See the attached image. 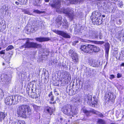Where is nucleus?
<instances>
[{
  "label": "nucleus",
  "mask_w": 124,
  "mask_h": 124,
  "mask_svg": "<svg viewBox=\"0 0 124 124\" xmlns=\"http://www.w3.org/2000/svg\"><path fill=\"white\" fill-rule=\"evenodd\" d=\"M61 5L60 1L59 0H56L55 4L52 5V7L56 8V11L59 13L62 12L67 14L68 17L71 20H72L74 17V11L72 9L67 8L65 9H62L60 8Z\"/></svg>",
  "instance_id": "nucleus-1"
},
{
  "label": "nucleus",
  "mask_w": 124,
  "mask_h": 124,
  "mask_svg": "<svg viewBox=\"0 0 124 124\" xmlns=\"http://www.w3.org/2000/svg\"><path fill=\"white\" fill-rule=\"evenodd\" d=\"M30 106L27 105L20 104L17 107L16 113L18 117H25L31 114Z\"/></svg>",
  "instance_id": "nucleus-2"
},
{
  "label": "nucleus",
  "mask_w": 124,
  "mask_h": 124,
  "mask_svg": "<svg viewBox=\"0 0 124 124\" xmlns=\"http://www.w3.org/2000/svg\"><path fill=\"white\" fill-rule=\"evenodd\" d=\"M62 110L64 114L68 116H73V115L78 113L76 107L70 105L63 106L62 108Z\"/></svg>",
  "instance_id": "nucleus-3"
},
{
  "label": "nucleus",
  "mask_w": 124,
  "mask_h": 124,
  "mask_svg": "<svg viewBox=\"0 0 124 124\" xmlns=\"http://www.w3.org/2000/svg\"><path fill=\"white\" fill-rule=\"evenodd\" d=\"M20 98V97L17 95L8 96L5 99V103L6 105H8L16 104L18 102Z\"/></svg>",
  "instance_id": "nucleus-4"
},
{
  "label": "nucleus",
  "mask_w": 124,
  "mask_h": 124,
  "mask_svg": "<svg viewBox=\"0 0 124 124\" xmlns=\"http://www.w3.org/2000/svg\"><path fill=\"white\" fill-rule=\"evenodd\" d=\"M42 47V46L41 44L33 42H30L29 40H27L25 44L21 46V48H41Z\"/></svg>",
  "instance_id": "nucleus-5"
},
{
  "label": "nucleus",
  "mask_w": 124,
  "mask_h": 124,
  "mask_svg": "<svg viewBox=\"0 0 124 124\" xmlns=\"http://www.w3.org/2000/svg\"><path fill=\"white\" fill-rule=\"evenodd\" d=\"M85 101H86L89 105L93 107H94L97 103V101L95 100L93 98V100L92 101V97L91 95L88 94L86 95L84 97Z\"/></svg>",
  "instance_id": "nucleus-6"
},
{
  "label": "nucleus",
  "mask_w": 124,
  "mask_h": 124,
  "mask_svg": "<svg viewBox=\"0 0 124 124\" xmlns=\"http://www.w3.org/2000/svg\"><path fill=\"white\" fill-rule=\"evenodd\" d=\"M101 14L99 12L95 11L93 12L92 16L93 17L92 21L93 22L97 23L98 24H100L101 23V20H100Z\"/></svg>",
  "instance_id": "nucleus-7"
},
{
  "label": "nucleus",
  "mask_w": 124,
  "mask_h": 124,
  "mask_svg": "<svg viewBox=\"0 0 124 124\" xmlns=\"http://www.w3.org/2000/svg\"><path fill=\"white\" fill-rule=\"evenodd\" d=\"M116 98L115 95L112 92H107L105 93L104 96V99L105 100L111 101L112 102L114 101Z\"/></svg>",
  "instance_id": "nucleus-8"
},
{
  "label": "nucleus",
  "mask_w": 124,
  "mask_h": 124,
  "mask_svg": "<svg viewBox=\"0 0 124 124\" xmlns=\"http://www.w3.org/2000/svg\"><path fill=\"white\" fill-rule=\"evenodd\" d=\"M91 45H84L81 46L80 49L85 53H90L92 52L91 50Z\"/></svg>",
  "instance_id": "nucleus-9"
},
{
  "label": "nucleus",
  "mask_w": 124,
  "mask_h": 124,
  "mask_svg": "<svg viewBox=\"0 0 124 124\" xmlns=\"http://www.w3.org/2000/svg\"><path fill=\"white\" fill-rule=\"evenodd\" d=\"M69 53L70 55L71 56L73 62L77 63L78 60L77 54L72 50H70Z\"/></svg>",
  "instance_id": "nucleus-10"
},
{
  "label": "nucleus",
  "mask_w": 124,
  "mask_h": 124,
  "mask_svg": "<svg viewBox=\"0 0 124 124\" xmlns=\"http://www.w3.org/2000/svg\"><path fill=\"white\" fill-rule=\"evenodd\" d=\"M53 31L56 33L61 35L63 37L66 38H70V36L67 33L63 31L53 30Z\"/></svg>",
  "instance_id": "nucleus-11"
},
{
  "label": "nucleus",
  "mask_w": 124,
  "mask_h": 124,
  "mask_svg": "<svg viewBox=\"0 0 124 124\" xmlns=\"http://www.w3.org/2000/svg\"><path fill=\"white\" fill-rule=\"evenodd\" d=\"M88 62L91 66L93 67H97L98 66V62L96 60L90 58L89 59Z\"/></svg>",
  "instance_id": "nucleus-12"
},
{
  "label": "nucleus",
  "mask_w": 124,
  "mask_h": 124,
  "mask_svg": "<svg viewBox=\"0 0 124 124\" xmlns=\"http://www.w3.org/2000/svg\"><path fill=\"white\" fill-rule=\"evenodd\" d=\"M91 50L92 52L91 53H92L93 52H98L100 51V49L99 47L94 45H91Z\"/></svg>",
  "instance_id": "nucleus-13"
},
{
  "label": "nucleus",
  "mask_w": 124,
  "mask_h": 124,
  "mask_svg": "<svg viewBox=\"0 0 124 124\" xmlns=\"http://www.w3.org/2000/svg\"><path fill=\"white\" fill-rule=\"evenodd\" d=\"M45 111L46 113H49L51 115L54 111V109L50 107H47L45 108Z\"/></svg>",
  "instance_id": "nucleus-14"
},
{
  "label": "nucleus",
  "mask_w": 124,
  "mask_h": 124,
  "mask_svg": "<svg viewBox=\"0 0 124 124\" xmlns=\"http://www.w3.org/2000/svg\"><path fill=\"white\" fill-rule=\"evenodd\" d=\"M35 39L37 41L41 42L48 41L50 39L48 37H39L35 38Z\"/></svg>",
  "instance_id": "nucleus-15"
},
{
  "label": "nucleus",
  "mask_w": 124,
  "mask_h": 124,
  "mask_svg": "<svg viewBox=\"0 0 124 124\" xmlns=\"http://www.w3.org/2000/svg\"><path fill=\"white\" fill-rule=\"evenodd\" d=\"M82 110L87 116H91L92 113L93 114V111L94 110L93 109L90 111H88L86 109H82Z\"/></svg>",
  "instance_id": "nucleus-16"
},
{
  "label": "nucleus",
  "mask_w": 124,
  "mask_h": 124,
  "mask_svg": "<svg viewBox=\"0 0 124 124\" xmlns=\"http://www.w3.org/2000/svg\"><path fill=\"white\" fill-rule=\"evenodd\" d=\"M93 111L94 114H96L98 116H99L102 118L104 117L103 115L101 113L98 112L97 111H96L94 110H93Z\"/></svg>",
  "instance_id": "nucleus-17"
},
{
  "label": "nucleus",
  "mask_w": 124,
  "mask_h": 124,
  "mask_svg": "<svg viewBox=\"0 0 124 124\" xmlns=\"http://www.w3.org/2000/svg\"><path fill=\"white\" fill-rule=\"evenodd\" d=\"M123 33H122V31H119L116 34V37L118 38H120L122 36L123 37Z\"/></svg>",
  "instance_id": "nucleus-18"
},
{
  "label": "nucleus",
  "mask_w": 124,
  "mask_h": 124,
  "mask_svg": "<svg viewBox=\"0 0 124 124\" xmlns=\"http://www.w3.org/2000/svg\"><path fill=\"white\" fill-rule=\"evenodd\" d=\"M63 75H64V77L65 78L66 77H68L67 79L69 80L71 79L70 76H69V73L67 71H65L63 73Z\"/></svg>",
  "instance_id": "nucleus-19"
},
{
  "label": "nucleus",
  "mask_w": 124,
  "mask_h": 124,
  "mask_svg": "<svg viewBox=\"0 0 124 124\" xmlns=\"http://www.w3.org/2000/svg\"><path fill=\"white\" fill-rule=\"evenodd\" d=\"M33 89L31 88H28L27 89V93L29 95H31V94L33 93Z\"/></svg>",
  "instance_id": "nucleus-20"
},
{
  "label": "nucleus",
  "mask_w": 124,
  "mask_h": 124,
  "mask_svg": "<svg viewBox=\"0 0 124 124\" xmlns=\"http://www.w3.org/2000/svg\"><path fill=\"white\" fill-rule=\"evenodd\" d=\"M90 41L95 44L100 45H102L104 43V42L103 41Z\"/></svg>",
  "instance_id": "nucleus-21"
},
{
  "label": "nucleus",
  "mask_w": 124,
  "mask_h": 124,
  "mask_svg": "<svg viewBox=\"0 0 124 124\" xmlns=\"http://www.w3.org/2000/svg\"><path fill=\"white\" fill-rule=\"evenodd\" d=\"M97 122L99 124H106V122L101 119H98Z\"/></svg>",
  "instance_id": "nucleus-22"
},
{
  "label": "nucleus",
  "mask_w": 124,
  "mask_h": 124,
  "mask_svg": "<svg viewBox=\"0 0 124 124\" xmlns=\"http://www.w3.org/2000/svg\"><path fill=\"white\" fill-rule=\"evenodd\" d=\"M5 114L3 112H0V122H1L5 117Z\"/></svg>",
  "instance_id": "nucleus-23"
},
{
  "label": "nucleus",
  "mask_w": 124,
  "mask_h": 124,
  "mask_svg": "<svg viewBox=\"0 0 124 124\" xmlns=\"http://www.w3.org/2000/svg\"><path fill=\"white\" fill-rule=\"evenodd\" d=\"M82 0H70V3L75 4L78 3V2L81 1Z\"/></svg>",
  "instance_id": "nucleus-24"
},
{
  "label": "nucleus",
  "mask_w": 124,
  "mask_h": 124,
  "mask_svg": "<svg viewBox=\"0 0 124 124\" xmlns=\"http://www.w3.org/2000/svg\"><path fill=\"white\" fill-rule=\"evenodd\" d=\"M32 106L33 107L34 110H36L37 112H38L39 111L40 108V107H39L34 105H32Z\"/></svg>",
  "instance_id": "nucleus-25"
},
{
  "label": "nucleus",
  "mask_w": 124,
  "mask_h": 124,
  "mask_svg": "<svg viewBox=\"0 0 124 124\" xmlns=\"http://www.w3.org/2000/svg\"><path fill=\"white\" fill-rule=\"evenodd\" d=\"M8 78V77L6 75H5L4 74H2V79L3 78L4 79H5V80H6V81H7V82H9V81H8V80H7V78Z\"/></svg>",
  "instance_id": "nucleus-26"
},
{
  "label": "nucleus",
  "mask_w": 124,
  "mask_h": 124,
  "mask_svg": "<svg viewBox=\"0 0 124 124\" xmlns=\"http://www.w3.org/2000/svg\"><path fill=\"white\" fill-rule=\"evenodd\" d=\"M98 34L97 33H94L92 34V39H95L98 38Z\"/></svg>",
  "instance_id": "nucleus-27"
},
{
  "label": "nucleus",
  "mask_w": 124,
  "mask_h": 124,
  "mask_svg": "<svg viewBox=\"0 0 124 124\" xmlns=\"http://www.w3.org/2000/svg\"><path fill=\"white\" fill-rule=\"evenodd\" d=\"M22 11L24 12V13L31 15H32V14H30V12L29 10H28L26 9H23L22 10Z\"/></svg>",
  "instance_id": "nucleus-28"
},
{
  "label": "nucleus",
  "mask_w": 124,
  "mask_h": 124,
  "mask_svg": "<svg viewBox=\"0 0 124 124\" xmlns=\"http://www.w3.org/2000/svg\"><path fill=\"white\" fill-rule=\"evenodd\" d=\"M13 48V46L12 45H10L7 47L6 50L7 51H8L9 50H11Z\"/></svg>",
  "instance_id": "nucleus-29"
},
{
  "label": "nucleus",
  "mask_w": 124,
  "mask_h": 124,
  "mask_svg": "<svg viewBox=\"0 0 124 124\" xmlns=\"http://www.w3.org/2000/svg\"><path fill=\"white\" fill-rule=\"evenodd\" d=\"M62 17L61 16H58L56 19V21L57 22H60L62 20Z\"/></svg>",
  "instance_id": "nucleus-30"
},
{
  "label": "nucleus",
  "mask_w": 124,
  "mask_h": 124,
  "mask_svg": "<svg viewBox=\"0 0 124 124\" xmlns=\"http://www.w3.org/2000/svg\"><path fill=\"white\" fill-rule=\"evenodd\" d=\"M119 59H120L122 60L124 59V54L121 53L120 54L119 57Z\"/></svg>",
  "instance_id": "nucleus-31"
},
{
  "label": "nucleus",
  "mask_w": 124,
  "mask_h": 124,
  "mask_svg": "<svg viewBox=\"0 0 124 124\" xmlns=\"http://www.w3.org/2000/svg\"><path fill=\"white\" fill-rule=\"evenodd\" d=\"M6 28V25H3L2 27H0V32L2 31L3 30H4Z\"/></svg>",
  "instance_id": "nucleus-32"
},
{
  "label": "nucleus",
  "mask_w": 124,
  "mask_h": 124,
  "mask_svg": "<svg viewBox=\"0 0 124 124\" xmlns=\"http://www.w3.org/2000/svg\"><path fill=\"white\" fill-rule=\"evenodd\" d=\"M118 6L122 8L123 6V2H119L118 4Z\"/></svg>",
  "instance_id": "nucleus-33"
},
{
  "label": "nucleus",
  "mask_w": 124,
  "mask_h": 124,
  "mask_svg": "<svg viewBox=\"0 0 124 124\" xmlns=\"http://www.w3.org/2000/svg\"><path fill=\"white\" fill-rule=\"evenodd\" d=\"M33 12L34 13H36L38 14H39L42 13V12H40L39 11L37 10H34L33 11Z\"/></svg>",
  "instance_id": "nucleus-34"
},
{
  "label": "nucleus",
  "mask_w": 124,
  "mask_h": 124,
  "mask_svg": "<svg viewBox=\"0 0 124 124\" xmlns=\"http://www.w3.org/2000/svg\"><path fill=\"white\" fill-rule=\"evenodd\" d=\"M35 2L37 4L40 3L42 0H34Z\"/></svg>",
  "instance_id": "nucleus-35"
},
{
  "label": "nucleus",
  "mask_w": 124,
  "mask_h": 124,
  "mask_svg": "<svg viewBox=\"0 0 124 124\" xmlns=\"http://www.w3.org/2000/svg\"><path fill=\"white\" fill-rule=\"evenodd\" d=\"M20 122H21V121H19L17 122H12L11 124H20Z\"/></svg>",
  "instance_id": "nucleus-36"
},
{
  "label": "nucleus",
  "mask_w": 124,
  "mask_h": 124,
  "mask_svg": "<svg viewBox=\"0 0 124 124\" xmlns=\"http://www.w3.org/2000/svg\"><path fill=\"white\" fill-rule=\"evenodd\" d=\"M54 92L56 95H58L59 94V93L57 91H56V89L54 90Z\"/></svg>",
  "instance_id": "nucleus-37"
},
{
  "label": "nucleus",
  "mask_w": 124,
  "mask_h": 124,
  "mask_svg": "<svg viewBox=\"0 0 124 124\" xmlns=\"http://www.w3.org/2000/svg\"><path fill=\"white\" fill-rule=\"evenodd\" d=\"M115 78V76L113 75H111L110 76L109 78L110 79H112L113 78Z\"/></svg>",
  "instance_id": "nucleus-38"
},
{
  "label": "nucleus",
  "mask_w": 124,
  "mask_h": 124,
  "mask_svg": "<svg viewBox=\"0 0 124 124\" xmlns=\"http://www.w3.org/2000/svg\"><path fill=\"white\" fill-rule=\"evenodd\" d=\"M109 48L108 47L106 48V53L108 54Z\"/></svg>",
  "instance_id": "nucleus-39"
},
{
  "label": "nucleus",
  "mask_w": 124,
  "mask_h": 124,
  "mask_svg": "<svg viewBox=\"0 0 124 124\" xmlns=\"http://www.w3.org/2000/svg\"><path fill=\"white\" fill-rule=\"evenodd\" d=\"M102 35L101 33H100L99 34V37L100 39H101L102 38Z\"/></svg>",
  "instance_id": "nucleus-40"
},
{
  "label": "nucleus",
  "mask_w": 124,
  "mask_h": 124,
  "mask_svg": "<svg viewBox=\"0 0 124 124\" xmlns=\"http://www.w3.org/2000/svg\"><path fill=\"white\" fill-rule=\"evenodd\" d=\"M5 50H2L0 52V54H5Z\"/></svg>",
  "instance_id": "nucleus-41"
},
{
  "label": "nucleus",
  "mask_w": 124,
  "mask_h": 124,
  "mask_svg": "<svg viewBox=\"0 0 124 124\" xmlns=\"http://www.w3.org/2000/svg\"><path fill=\"white\" fill-rule=\"evenodd\" d=\"M121 77V75L119 73H118L117 74V78H118Z\"/></svg>",
  "instance_id": "nucleus-42"
},
{
  "label": "nucleus",
  "mask_w": 124,
  "mask_h": 124,
  "mask_svg": "<svg viewBox=\"0 0 124 124\" xmlns=\"http://www.w3.org/2000/svg\"><path fill=\"white\" fill-rule=\"evenodd\" d=\"M78 42V41H74V42L73 43V45L74 46Z\"/></svg>",
  "instance_id": "nucleus-43"
},
{
  "label": "nucleus",
  "mask_w": 124,
  "mask_h": 124,
  "mask_svg": "<svg viewBox=\"0 0 124 124\" xmlns=\"http://www.w3.org/2000/svg\"><path fill=\"white\" fill-rule=\"evenodd\" d=\"M65 24H67V21L65 19L63 20V22Z\"/></svg>",
  "instance_id": "nucleus-44"
},
{
  "label": "nucleus",
  "mask_w": 124,
  "mask_h": 124,
  "mask_svg": "<svg viewBox=\"0 0 124 124\" xmlns=\"http://www.w3.org/2000/svg\"><path fill=\"white\" fill-rule=\"evenodd\" d=\"M52 92H51L49 94L48 96L49 97H51V96H52Z\"/></svg>",
  "instance_id": "nucleus-45"
},
{
  "label": "nucleus",
  "mask_w": 124,
  "mask_h": 124,
  "mask_svg": "<svg viewBox=\"0 0 124 124\" xmlns=\"http://www.w3.org/2000/svg\"><path fill=\"white\" fill-rule=\"evenodd\" d=\"M35 23V24H34V23H33L32 24V25L33 26H37V23L36 22H34Z\"/></svg>",
  "instance_id": "nucleus-46"
},
{
  "label": "nucleus",
  "mask_w": 124,
  "mask_h": 124,
  "mask_svg": "<svg viewBox=\"0 0 124 124\" xmlns=\"http://www.w3.org/2000/svg\"><path fill=\"white\" fill-rule=\"evenodd\" d=\"M53 100H54V97H53V96H51V101H53Z\"/></svg>",
  "instance_id": "nucleus-47"
},
{
  "label": "nucleus",
  "mask_w": 124,
  "mask_h": 124,
  "mask_svg": "<svg viewBox=\"0 0 124 124\" xmlns=\"http://www.w3.org/2000/svg\"><path fill=\"white\" fill-rule=\"evenodd\" d=\"M3 96V95H2V94L1 95H0V99H2Z\"/></svg>",
  "instance_id": "nucleus-48"
},
{
  "label": "nucleus",
  "mask_w": 124,
  "mask_h": 124,
  "mask_svg": "<svg viewBox=\"0 0 124 124\" xmlns=\"http://www.w3.org/2000/svg\"><path fill=\"white\" fill-rule=\"evenodd\" d=\"M76 101H78L79 102H80V100L79 99V98L78 97V98H77V100Z\"/></svg>",
  "instance_id": "nucleus-49"
},
{
  "label": "nucleus",
  "mask_w": 124,
  "mask_h": 124,
  "mask_svg": "<svg viewBox=\"0 0 124 124\" xmlns=\"http://www.w3.org/2000/svg\"><path fill=\"white\" fill-rule=\"evenodd\" d=\"M122 33H123V37H124V30H122Z\"/></svg>",
  "instance_id": "nucleus-50"
},
{
  "label": "nucleus",
  "mask_w": 124,
  "mask_h": 124,
  "mask_svg": "<svg viewBox=\"0 0 124 124\" xmlns=\"http://www.w3.org/2000/svg\"><path fill=\"white\" fill-rule=\"evenodd\" d=\"M15 4L17 5H18L19 4V3L18 2L16 1L15 2Z\"/></svg>",
  "instance_id": "nucleus-51"
},
{
  "label": "nucleus",
  "mask_w": 124,
  "mask_h": 124,
  "mask_svg": "<svg viewBox=\"0 0 124 124\" xmlns=\"http://www.w3.org/2000/svg\"><path fill=\"white\" fill-rule=\"evenodd\" d=\"M121 66L124 67V63H122L121 65Z\"/></svg>",
  "instance_id": "nucleus-52"
},
{
  "label": "nucleus",
  "mask_w": 124,
  "mask_h": 124,
  "mask_svg": "<svg viewBox=\"0 0 124 124\" xmlns=\"http://www.w3.org/2000/svg\"><path fill=\"white\" fill-rule=\"evenodd\" d=\"M108 53H105V56L106 57H108Z\"/></svg>",
  "instance_id": "nucleus-53"
},
{
  "label": "nucleus",
  "mask_w": 124,
  "mask_h": 124,
  "mask_svg": "<svg viewBox=\"0 0 124 124\" xmlns=\"http://www.w3.org/2000/svg\"><path fill=\"white\" fill-rule=\"evenodd\" d=\"M49 0H45V2H48L49 1Z\"/></svg>",
  "instance_id": "nucleus-54"
},
{
  "label": "nucleus",
  "mask_w": 124,
  "mask_h": 124,
  "mask_svg": "<svg viewBox=\"0 0 124 124\" xmlns=\"http://www.w3.org/2000/svg\"><path fill=\"white\" fill-rule=\"evenodd\" d=\"M102 16L103 17H105V15H102Z\"/></svg>",
  "instance_id": "nucleus-55"
},
{
  "label": "nucleus",
  "mask_w": 124,
  "mask_h": 124,
  "mask_svg": "<svg viewBox=\"0 0 124 124\" xmlns=\"http://www.w3.org/2000/svg\"><path fill=\"white\" fill-rule=\"evenodd\" d=\"M60 119L61 120H62V118H60Z\"/></svg>",
  "instance_id": "nucleus-56"
},
{
  "label": "nucleus",
  "mask_w": 124,
  "mask_h": 124,
  "mask_svg": "<svg viewBox=\"0 0 124 124\" xmlns=\"http://www.w3.org/2000/svg\"><path fill=\"white\" fill-rule=\"evenodd\" d=\"M20 123H21L20 124H23V123L21 121V122H20Z\"/></svg>",
  "instance_id": "nucleus-57"
},
{
  "label": "nucleus",
  "mask_w": 124,
  "mask_h": 124,
  "mask_svg": "<svg viewBox=\"0 0 124 124\" xmlns=\"http://www.w3.org/2000/svg\"><path fill=\"white\" fill-rule=\"evenodd\" d=\"M50 103H54V102L52 103V102H50Z\"/></svg>",
  "instance_id": "nucleus-58"
},
{
  "label": "nucleus",
  "mask_w": 124,
  "mask_h": 124,
  "mask_svg": "<svg viewBox=\"0 0 124 124\" xmlns=\"http://www.w3.org/2000/svg\"><path fill=\"white\" fill-rule=\"evenodd\" d=\"M115 124L114 123H111V124Z\"/></svg>",
  "instance_id": "nucleus-59"
},
{
  "label": "nucleus",
  "mask_w": 124,
  "mask_h": 124,
  "mask_svg": "<svg viewBox=\"0 0 124 124\" xmlns=\"http://www.w3.org/2000/svg\"><path fill=\"white\" fill-rule=\"evenodd\" d=\"M1 49V48L0 47V50Z\"/></svg>",
  "instance_id": "nucleus-60"
},
{
  "label": "nucleus",
  "mask_w": 124,
  "mask_h": 124,
  "mask_svg": "<svg viewBox=\"0 0 124 124\" xmlns=\"http://www.w3.org/2000/svg\"><path fill=\"white\" fill-rule=\"evenodd\" d=\"M3 64L4 65V63H3Z\"/></svg>",
  "instance_id": "nucleus-61"
}]
</instances>
